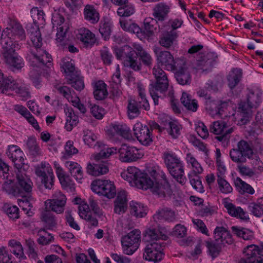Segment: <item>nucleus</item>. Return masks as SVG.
Returning a JSON list of instances; mask_svg holds the SVG:
<instances>
[{
    "label": "nucleus",
    "instance_id": "nucleus-1",
    "mask_svg": "<svg viewBox=\"0 0 263 263\" xmlns=\"http://www.w3.org/2000/svg\"><path fill=\"white\" fill-rule=\"evenodd\" d=\"M121 176L130 183H133L138 188L149 189L153 194L160 198H170L173 191L164 174H160L156 170L149 172V176L135 166H129L126 172Z\"/></svg>",
    "mask_w": 263,
    "mask_h": 263
},
{
    "label": "nucleus",
    "instance_id": "nucleus-2",
    "mask_svg": "<svg viewBox=\"0 0 263 263\" xmlns=\"http://www.w3.org/2000/svg\"><path fill=\"white\" fill-rule=\"evenodd\" d=\"M29 37L33 45L26 55V59L30 65L34 67H42L51 65V55L41 48L42 46V38L39 27L32 26L28 29Z\"/></svg>",
    "mask_w": 263,
    "mask_h": 263
},
{
    "label": "nucleus",
    "instance_id": "nucleus-3",
    "mask_svg": "<svg viewBox=\"0 0 263 263\" xmlns=\"http://www.w3.org/2000/svg\"><path fill=\"white\" fill-rule=\"evenodd\" d=\"M95 146L101 148L99 153L94 156L95 160L98 162L93 165L88 164L87 167V173L92 176H98L106 174L108 171L107 163L105 161L99 162L102 159L108 158L110 156L117 153V149L108 147L100 142H97Z\"/></svg>",
    "mask_w": 263,
    "mask_h": 263
},
{
    "label": "nucleus",
    "instance_id": "nucleus-4",
    "mask_svg": "<svg viewBox=\"0 0 263 263\" xmlns=\"http://www.w3.org/2000/svg\"><path fill=\"white\" fill-rule=\"evenodd\" d=\"M153 73L156 82L149 85V91L154 104L157 105L159 104V98H161V95L168 89V80L166 73L160 66H155L153 69Z\"/></svg>",
    "mask_w": 263,
    "mask_h": 263
},
{
    "label": "nucleus",
    "instance_id": "nucleus-5",
    "mask_svg": "<svg viewBox=\"0 0 263 263\" xmlns=\"http://www.w3.org/2000/svg\"><path fill=\"white\" fill-rule=\"evenodd\" d=\"M164 163L173 177L180 184L184 185L186 182L184 176L183 166L180 159L172 152L163 154Z\"/></svg>",
    "mask_w": 263,
    "mask_h": 263
},
{
    "label": "nucleus",
    "instance_id": "nucleus-6",
    "mask_svg": "<svg viewBox=\"0 0 263 263\" xmlns=\"http://www.w3.org/2000/svg\"><path fill=\"white\" fill-rule=\"evenodd\" d=\"M15 172L20 190L19 196L22 197L18 199L19 204L21 202L28 203L31 198L32 182L26 174L25 168Z\"/></svg>",
    "mask_w": 263,
    "mask_h": 263
},
{
    "label": "nucleus",
    "instance_id": "nucleus-7",
    "mask_svg": "<svg viewBox=\"0 0 263 263\" xmlns=\"http://www.w3.org/2000/svg\"><path fill=\"white\" fill-rule=\"evenodd\" d=\"M237 147L230 151V157L232 160L241 165L246 162L247 159H250L253 152L248 143L241 140L237 143Z\"/></svg>",
    "mask_w": 263,
    "mask_h": 263
},
{
    "label": "nucleus",
    "instance_id": "nucleus-8",
    "mask_svg": "<svg viewBox=\"0 0 263 263\" xmlns=\"http://www.w3.org/2000/svg\"><path fill=\"white\" fill-rule=\"evenodd\" d=\"M141 241V232L138 229H134L127 235L123 236L121 243L124 254L132 255L139 247Z\"/></svg>",
    "mask_w": 263,
    "mask_h": 263
},
{
    "label": "nucleus",
    "instance_id": "nucleus-9",
    "mask_svg": "<svg viewBox=\"0 0 263 263\" xmlns=\"http://www.w3.org/2000/svg\"><path fill=\"white\" fill-rule=\"evenodd\" d=\"M91 186L93 192L109 199L114 198L116 195V187L110 180L97 179L92 182Z\"/></svg>",
    "mask_w": 263,
    "mask_h": 263
},
{
    "label": "nucleus",
    "instance_id": "nucleus-10",
    "mask_svg": "<svg viewBox=\"0 0 263 263\" xmlns=\"http://www.w3.org/2000/svg\"><path fill=\"white\" fill-rule=\"evenodd\" d=\"M115 53L118 59H123L125 66L132 69H138L139 64L134 60L136 58V53L135 49L128 45L124 46L121 48H116L114 49Z\"/></svg>",
    "mask_w": 263,
    "mask_h": 263
},
{
    "label": "nucleus",
    "instance_id": "nucleus-11",
    "mask_svg": "<svg viewBox=\"0 0 263 263\" xmlns=\"http://www.w3.org/2000/svg\"><path fill=\"white\" fill-rule=\"evenodd\" d=\"M230 125L224 121H217L214 122L211 125L210 131L211 133L217 135L215 139L219 141L228 142L230 138L231 134L234 132V128H228Z\"/></svg>",
    "mask_w": 263,
    "mask_h": 263
},
{
    "label": "nucleus",
    "instance_id": "nucleus-12",
    "mask_svg": "<svg viewBox=\"0 0 263 263\" xmlns=\"http://www.w3.org/2000/svg\"><path fill=\"white\" fill-rule=\"evenodd\" d=\"M165 246L164 242H153L148 243L143 253V258L146 260L157 262L160 261L164 254L162 252Z\"/></svg>",
    "mask_w": 263,
    "mask_h": 263
},
{
    "label": "nucleus",
    "instance_id": "nucleus-13",
    "mask_svg": "<svg viewBox=\"0 0 263 263\" xmlns=\"http://www.w3.org/2000/svg\"><path fill=\"white\" fill-rule=\"evenodd\" d=\"M261 249L258 246L251 245L246 247L243 250L244 256L240 259L239 263H263L261 255L263 252V243Z\"/></svg>",
    "mask_w": 263,
    "mask_h": 263
},
{
    "label": "nucleus",
    "instance_id": "nucleus-14",
    "mask_svg": "<svg viewBox=\"0 0 263 263\" xmlns=\"http://www.w3.org/2000/svg\"><path fill=\"white\" fill-rule=\"evenodd\" d=\"M66 201L64 194L61 192H55L52 199H48L45 202V209L52 211L57 213L63 212Z\"/></svg>",
    "mask_w": 263,
    "mask_h": 263
},
{
    "label": "nucleus",
    "instance_id": "nucleus-15",
    "mask_svg": "<svg viewBox=\"0 0 263 263\" xmlns=\"http://www.w3.org/2000/svg\"><path fill=\"white\" fill-rule=\"evenodd\" d=\"M154 52L158 66H164L166 70L170 71L175 70L176 62L170 52L162 51L159 49H155Z\"/></svg>",
    "mask_w": 263,
    "mask_h": 263
},
{
    "label": "nucleus",
    "instance_id": "nucleus-16",
    "mask_svg": "<svg viewBox=\"0 0 263 263\" xmlns=\"http://www.w3.org/2000/svg\"><path fill=\"white\" fill-rule=\"evenodd\" d=\"M2 46V53L3 56L8 54L14 53L15 50L20 49L21 44L17 40H13L8 35V32L3 31L0 39Z\"/></svg>",
    "mask_w": 263,
    "mask_h": 263
},
{
    "label": "nucleus",
    "instance_id": "nucleus-17",
    "mask_svg": "<svg viewBox=\"0 0 263 263\" xmlns=\"http://www.w3.org/2000/svg\"><path fill=\"white\" fill-rule=\"evenodd\" d=\"M143 239L150 242H161L166 240L168 236L163 232V230L159 226H150L143 232Z\"/></svg>",
    "mask_w": 263,
    "mask_h": 263
},
{
    "label": "nucleus",
    "instance_id": "nucleus-18",
    "mask_svg": "<svg viewBox=\"0 0 263 263\" xmlns=\"http://www.w3.org/2000/svg\"><path fill=\"white\" fill-rule=\"evenodd\" d=\"M6 154L14 163V166L17 171L24 168V154L17 146L15 145L9 146Z\"/></svg>",
    "mask_w": 263,
    "mask_h": 263
},
{
    "label": "nucleus",
    "instance_id": "nucleus-19",
    "mask_svg": "<svg viewBox=\"0 0 263 263\" xmlns=\"http://www.w3.org/2000/svg\"><path fill=\"white\" fill-rule=\"evenodd\" d=\"M134 133L137 140L144 145H148L152 142L148 127L141 123H136L133 127Z\"/></svg>",
    "mask_w": 263,
    "mask_h": 263
},
{
    "label": "nucleus",
    "instance_id": "nucleus-20",
    "mask_svg": "<svg viewBox=\"0 0 263 263\" xmlns=\"http://www.w3.org/2000/svg\"><path fill=\"white\" fill-rule=\"evenodd\" d=\"M118 152L120 154V159L124 162L135 161L141 157L138 149L126 144H122Z\"/></svg>",
    "mask_w": 263,
    "mask_h": 263
},
{
    "label": "nucleus",
    "instance_id": "nucleus-21",
    "mask_svg": "<svg viewBox=\"0 0 263 263\" xmlns=\"http://www.w3.org/2000/svg\"><path fill=\"white\" fill-rule=\"evenodd\" d=\"M134 49L136 53V58H134V60L137 63V64H139V68L138 69H133L135 71H139L141 70L142 64L141 61L143 64L148 67L151 66L153 62V59L151 55L148 53L143 48L139 45L135 44L134 45Z\"/></svg>",
    "mask_w": 263,
    "mask_h": 263
},
{
    "label": "nucleus",
    "instance_id": "nucleus-22",
    "mask_svg": "<svg viewBox=\"0 0 263 263\" xmlns=\"http://www.w3.org/2000/svg\"><path fill=\"white\" fill-rule=\"evenodd\" d=\"M3 31L8 32V35L18 42L26 39L25 32L22 26L15 21H11L9 27Z\"/></svg>",
    "mask_w": 263,
    "mask_h": 263
},
{
    "label": "nucleus",
    "instance_id": "nucleus-23",
    "mask_svg": "<svg viewBox=\"0 0 263 263\" xmlns=\"http://www.w3.org/2000/svg\"><path fill=\"white\" fill-rule=\"evenodd\" d=\"M174 72L175 78L177 82L180 85H189L191 82V76L187 67L184 65L178 66L177 64Z\"/></svg>",
    "mask_w": 263,
    "mask_h": 263
},
{
    "label": "nucleus",
    "instance_id": "nucleus-24",
    "mask_svg": "<svg viewBox=\"0 0 263 263\" xmlns=\"http://www.w3.org/2000/svg\"><path fill=\"white\" fill-rule=\"evenodd\" d=\"M215 241L224 246L226 244H231L233 239L228 230L223 227H217L214 230Z\"/></svg>",
    "mask_w": 263,
    "mask_h": 263
},
{
    "label": "nucleus",
    "instance_id": "nucleus-25",
    "mask_svg": "<svg viewBox=\"0 0 263 263\" xmlns=\"http://www.w3.org/2000/svg\"><path fill=\"white\" fill-rule=\"evenodd\" d=\"M217 56L213 52L208 53L203 57H201L196 63V69L203 71L210 70L215 63Z\"/></svg>",
    "mask_w": 263,
    "mask_h": 263
},
{
    "label": "nucleus",
    "instance_id": "nucleus-26",
    "mask_svg": "<svg viewBox=\"0 0 263 263\" xmlns=\"http://www.w3.org/2000/svg\"><path fill=\"white\" fill-rule=\"evenodd\" d=\"M249 103L241 102L239 104L238 111L240 113L241 118L238 121V124L240 125H245L249 122L252 118V108Z\"/></svg>",
    "mask_w": 263,
    "mask_h": 263
},
{
    "label": "nucleus",
    "instance_id": "nucleus-27",
    "mask_svg": "<svg viewBox=\"0 0 263 263\" xmlns=\"http://www.w3.org/2000/svg\"><path fill=\"white\" fill-rule=\"evenodd\" d=\"M153 218L155 221L164 220L168 222H174L176 220V216L174 211L169 208L164 207L158 210L153 216Z\"/></svg>",
    "mask_w": 263,
    "mask_h": 263
},
{
    "label": "nucleus",
    "instance_id": "nucleus-28",
    "mask_svg": "<svg viewBox=\"0 0 263 263\" xmlns=\"http://www.w3.org/2000/svg\"><path fill=\"white\" fill-rule=\"evenodd\" d=\"M114 204V212L116 213L121 214L125 212L127 208V200L124 191H121L118 193Z\"/></svg>",
    "mask_w": 263,
    "mask_h": 263
},
{
    "label": "nucleus",
    "instance_id": "nucleus-29",
    "mask_svg": "<svg viewBox=\"0 0 263 263\" xmlns=\"http://www.w3.org/2000/svg\"><path fill=\"white\" fill-rule=\"evenodd\" d=\"M170 11L169 6L163 3L157 4L153 8V16L159 21H163L168 16Z\"/></svg>",
    "mask_w": 263,
    "mask_h": 263
},
{
    "label": "nucleus",
    "instance_id": "nucleus-30",
    "mask_svg": "<svg viewBox=\"0 0 263 263\" xmlns=\"http://www.w3.org/2000/svg\"><path fill=\"white\" fill-rule=\"evenodd\" d=\"M224 206L231 216L239 217L244 220L249 219V215L240 207L236 206L232 203H227Z\"/></svg>",
    "mask_w": 263,
    "mask_h": 263
},
{
    "label": "nucleus",
    "instance_id": "nucleus-31",
    "mask_svg": "<svg viewBox=\"0 0 263 263\" xmlns=\"http://www.w3.org/2000/svg\"><path fill=\"white\" fill-rule=\"evenodd\" d=\"M84 15L85 19L91 24H95L98 22L100 15L98 11L94 6L87 5L84 9Z\"/></svg>",
    "mask_w": 263,
    "mask_h": 263
},
{
    "label": "nucleus",
    "instance_id": "nucleus-32",
    "mask_svg": "<svg viewBox=\"0 0 263 263\" xmlns=\"http://www.w3.org/2000/svg\"><path fill=\"white\" fill-rule=\"evenodd\" d=\"M93 95L96 100H102L108 95L106 85L103 81H98L93 85Z\"/></svg>",
    "mask_w": 263,
    "mask_h": 263
},
{
    "label": "nucleus",
    "instance_id": "nucleus-33",
    "mask_svg": "<svg viewBox=\"0 0 263 263\" xmlns=\"http://www.w3.org/2000/svg\"><path fill=\"white\" fill-rule=\"evenodd\" d=\"M177 37V33L174 30L167 31L162 34L159 40L160 44L166 48H170L174 41Z\"/></svg>",
    "mask_w": 263,
    "mask_h": 263
},
{
    "label": "nucleus",
    "instance_id": "nucleus-34",
    "mask_svg": "<svg viewBox=\"0 0 263 263\" xmlns=\"http://www.w3.org/2000/svg\"><path fill=\"white\" fill-rule=\"evenodd\" d=\"M6 63L11 68L16 69H21L24 65L22 59L14 52L3 56Z\"/></svg>",
    "mask_w": 263,
    "mask_h": 263
},
{
    "label": "nucleus",
    "instance_id": "nucleus-35",
    "mask_svg": "<svg viewBox=\"0 0 263 263\" xmlns=\"http://www.w3.org/2000/svg\"><path fill=\"white\" fill-rule=\"evenodd\" d=\"M67 83L78 91H81L84 88V82L83 77L79 73L74 75H68Z\"/></svg>",
    "mask_w": 263,
    "mask_h": 263
},
{
    "label": "nucleus",
    "instance_id": "nucleus-36",
    "mask_svg": "<svg viewBox=\"0 0 263 263\" xmlns=\"http://www.w3.org/2000/svg\"><path fill=\"white\" fill-rule=\"evenodd\" d=\"M242 70L239 68H234L229 73L227 79L229 87L232 89L240 82L242 78Z\"/></svg>",
    "mask_w": 263,
    "mask_h": 263
},
{
    "label": "nucleus",
    "instance_id": "nucleus-37",
    "mask_svg": "<svg viewBox=\"0 0 263 263\" xmlns=\"http://www.w3.org/2000/svg\"><path fill=\"white\" fill-rule=\"evenodd\" d=\"M59 18V21L60 24L59 25V27L58 28V31L56 34L57 36V41L59 43V45L62 47H64L66 43V34L68 28L66 26H60L62 24H63L64 22V18L62 15H59L58 16Z\"/></svg>",
    "mask_w": 263,
    "mask_h": 263
},
{
    "label": "nucleus",
    "instance_id": "nucleus-38",
    "mask_svg": "<svg viewBox=\"0 0 263 263\" xmlns=\"http://www.w3.org/2000/svg\"><path fill=\"white\" fill-rule=\"evenodd\" d=\"M65 164L71 176L80 182L83 178V172L80 165L78 163L72 161H67Z\"/></svg>",
    "mask_w": 263,
    "mask_h": 263
},
{
    "label": "nucleus",
    "instance_id": "nucleus-39",
    "mask_svg": "<svg viewBox=\"0 0 263 263\" xmlns=\"http://www.w3.org/2000/svg\"><path fill=\"white\" fill-rule=\"evenodd\" d=\"M79 35V39L84 43L86 47H91L96 41L95 34L86 29L82 30Z\"/></svg>",
    "mask_w": 263,
    "mask_h": 263
},
{
    "label": "nucleus",
    "instance_id": "nucleus-40",
    "mask_svg": "<svg viewBox=\"0 0 263 263\" xmlns=\"http://www.w3.org/2000/svg\"><path fill=\"white\" fill-rule=\"evenodd\" d=\"M130 213L137 218H142L146 215V207L142 204L132 201L129 203Z\"/></svg>",
    "mask_w": 263,
    "mask_h": 263
},
{
    "label": "nucleus",
    "instance_id": "nucleus-41",
    "mask_svg": "<svg viewBox=\"0 0 263 263\" xmlns=\"http://www.w3.org/2000/svg\"><path fill=\"white\" fill-rule=\"evenodd\" d=\"M231 229L234 234L244 240H252L254 238V233L248 229L237 226H233Z\"/></svg>",
    "mask_w": 263,
    "mask_h": 263
},
{
    "label": "nucleus",
    "instance_id": "nucleus-42",
    "mask_svg": "<svg viewBox=\"0 0 263 263\" xmlns=\"http://www.w3.org/2000/svg\"><path fill=\"white\" fill-rule=\"evenodd\" d=\"M205 245L208 250L209 254L212 256V258L217 257L222 247L224 246L216 241H206Z\"/></svg>",
    "mask_w": 263,
    "mask_h": 263
},
{
    "label": "nucleus",
    "instance_id": "nucleus-43",
    "mask_svg": "<svg viewBox=\"0 0 263 263\" xmlns=\"http://www.w3.org/2000/svg\"><path fill=\"white\" fill-rule=\"evenodd\" d=\"M180 100L181 103L187 110L193 112H195L197 110L198 105L197 101L192 100L186 93H182Z\"/></svg>",
    "mask_w": 263,
    "mask_h": 263
},
{
    "label": "nucleus",
    "instance_id": "nucleus-44",
    "mask_svg": "<svg viewBox=\"0 0 263 263\" xmlns=\"http://www.w3.org/2000/svg\"><path fill=\"white\" fill-rule=\"evenodd\" d=\"M42 220L49 229H52L57 224V221L53 214L49 210L46 209L41 214Z\"/></svg>",
    "mask_w": 263,
    "mask_h": 263
},
{
    "label": "nucleus",
    "instance_id": "nucleus-45",
    "mask_svg": "<svg viewBox=\"0 0 263 263\" xmlns=\"http://www.w3.org/2000/svg\"><path fill=\"white\" fill-rule=\"evenodd\" d=\"M7 180L3 184V190L9 195L14 196H19L20 190L18 187L16 186L14 181L11 179L6 178Z\"/></svg>",
    "mask_w": 263,
    "mask_h": 263
},
{
    "label": "nucleus",
    "instance_id": "nucleus-46",
    "mask_svg": "<svg viewBox=\"0 0 263 263\" xmlns=\"http://www.w3.org/2000/svg\"><path fill=\"white\" fill-rule=\"evenodd\" d=\"M10 79L7 82L9 83L10 82V87L9 90L15 91L16 93L20 94L24 99H27L30 97V93L27 90L19 86L18 84L16 83L12 77H11ZM8 84V83H7Z\"/></svg>",
    "mask_w": 263,
    "mask_h": 263
},
{
    "label": "nucleus",
    "instance_id": "nucleus-47",
    "mask_svg": "<svg viewBox=\"0 0 263 263\" xmlns=\"http://www.w3.org/2000/svg\"><path fill=\"white\" fill-rule=\"evenodd\" d=\"M235 185L241 194L248 193L253 194L254 190L249 184L242 181L240 178L237 177L235 180Z\"/></svg>",
    "mask_w": 263,
    "mask_h": 263
},
{
    "label": "nucleus",
    "instance_id": "nucleus-48",
    "mask_svg": "<svg viewBox=\"0 0 263 263\" xmlns=\"http://www.w3.org/2000/svg\"><path fill=\"white\" fill-rule=\"evenodd\" d=\"M112 131L125 139H130L132 138L131 131L126 125H114L112 126Z\"/></svg>",
    "mask_w": 263,
    "mask_h": 263
},
{
    "label": "nucleus",
    "instance_id": "nucleus-49",
    "mask_svg": "<svg viewBox=\"0 0 263 263\" xmlns=\"http://www.w3.org/2000/svg\"><path fill=\"white\" fill-rule=\"evenodd\" d=\"M99 31L105 40L108 39L111 32L110 23L106 20H102L100 23Z\"/></svg>",
    "mask_w": 263,
    "mask_h": 263
},
{
    "label": "nucleus",
    "instance_id": "nucleus-50",
    "mask_svg": "<svg viewBox=\"0 0 263 263\" xmlns=\"http://www.w3.org/2000/svg\"><path fill=\"white\" fill-rule=\"evenodd\" d=\"M66 123L65 127L67 131H71L73 126H76L78 123V117L73 112L72 109H67Z\"/></svg>",
    "mask_w": 263,
    "mask_h": 263
},
{
    "label": "nucleus",
    "instance_id": "nucleus-51",
    "mask_svg": "<svg viewBox=\"0 0 263 263\" xmlns=\"http://www.w3.org/2000/svg\"><path fill=\"white\" fill-rule=\"evenodd\" d=\"M198 174H189V178L192 187L199 193H203L204 187Z\"/></svg>",
    "mask_w": 263,
    "mask_h": 263
},
{
    "label": "nucleus",
    "instance_id": "nucleus-52",
    "mask_svg": "<svg viewBox=\"0 0 263 263\" xmlns=\"http://www.w3.org/2000/svg\"><path fill=\"white\" fill-rule=\"evenodd\" d=\"M26 145L28 152L33 157H36L41 155V150L35 138H29L27 141Z\"/></svg>",
    "mask_w": 263,
    "mask_h": 263
},
{
    "label": "nucleus",
    "instance_id": "nucleus-53",
    "mask_svg": "<svg viewBox=\"0 0 263 263\" xmlns=\"http://www.w3.org/2000/svg\"><path fill=\"white\" fill-rule=\"evenodd\" d=\"M217 188L222 194H229L232 192L233 188L230 184L222 176H218L217 178Z\"/></svg>",
    "mask_w": 263,
    "mask_h": 263
},
{
    "label": "nucleus",
    "instance_id": "nucleus-54",
    "mask_svg": "<svg viewBox=\"0 0 263 263\" xmlns=\"http://www.w3.org/2000/svg\"><path fill=\"white\" fill-rule=\"evenodd\" d=\"M164 127L169 134L174 138H176L180 135V127L177 123L173 121H166L164 123Z\"/></svg>",
    "mask_w": 263,
    "mask_h": 263
},
{
    "label": "nucleus",
    "instance_id": "nucleus-55",
    "mask_svg": "<svg viewBox=\"0 0 263 263\" xmlns=\"http://www.w3.org/2000/svg\"><path fill=\"white\" fill-rule=\"evenodd\" d=\"M231 104V102L229 100L222 101L221 100L218 101V108L219 110L218 115H220L221 118H224L225 117H229V120L233 121L234 119V115H229L228 116L224 113L225 110L227 109L229 107V104Z\"/></svg>",
    "mask_w": 263,
    "mask_h": 263
},
{
    "label": "nucleus",
    "instance_id": "nucleus-56",
    "mask_svg": "<svg viewBox=\"0 0 263 263\" xmlns=\"http://www.w3.org/2000/svg\"><path fill=\"white\" fill-rule=\"evenodd\" d=\"M157 19L151 17L146 18L144 21V29L148 36H151L157 27Z\"/></svg>",
    "mask_w": 263,
    "mask_h": 263
},
{
    "label": "nucleus",
    "instance_id": "nucleus-57",
    "mask_svg": "<svg viewBox=\"0 0 263 263\" xmlns=\"http://www.w3.org/2000/svg\"><path fill=\"white\" fill-rule=\"evenodd\" d=\"M139 107L137 105V102L135 100H130L128 101L127 106L128 115L129 119H132L137 117L140 114L139 110Z\"/></svg>",
    "mask_w": 263,
    "mask_h": 263
},
{
    "label": "nucleus",
    "instance_id": "nucleus-58",
    "mask_svg": "<svg viewBox=\"0 0 263 263\" xmlns=\"http://www.w3.org/2000/svg\"><path fill=\"white\" fill-rule=\"evenodd\" d=\"M261 93L259 92H251L247 97V102L251 107L256 108L261 102Z\"/></svg>",
    "mask_w": 263,
    "mask_h": 263
},
{
    "label": "nucleus",
    "instance_id": "nucleus-59",
    "mask_svg": "<svg viewBox=\"0 0 263 263\" xmlns=\"http://www.w3.org/2000/svg\"><path fill=\"white\" fill-rule=\"evenodd\" d=\"M134 13V8L133 6L126 3L118 8L117 11L118 14L120 16H129Z\"/></svg>",
    "mask_w": 263,
    "mask_h": 263
},
{
    "label": "nucleus",
    "instance_id": "nucleus-60",
    "mask_svg": "<svg viewBox=\"0 0 263 263\" xmlns=\"http://www.w3.org/2000/svg\"><path fill=\"white\" fill-rule=\"evenodd\" d=\"M186 159L187 163L191 164L194 168L193 172L191 174H200L202 172L203 169L202 167L191 154H187Z\"/></svg>",
    "mask_w": 263,
    "mask_h": 263
},
{
    "label": "nucleus",
    "instance_id": "nucleus-61",
    "mask_svg": "<svg viewBox=\"0 0 263 263\" xmlns=\"http://www.w3.org/2000/svg\"><path fill=\"white\" fill-rule=\"evenodd\" d=\"M55 88L57 90L59 93L64 98L67 100H70L71 96L75 93L73 90L67 86L56 85Z\"/></svg>",
    "mask_w": 263,
    "mask_h": 263
},
{
    "label": "nucleus",
    "instance_id": "nucleus-62",
    "mask_svg": "<svg viewBox=\"0 0 263 263\" xmlns=\"http://www.w3.org/2000/svg\"><path fill=\"white\" fill-rule=\"evenodd\" d=\"M62 67L63 68L65 73H66V78L68 77V75H74L75 73H78V71L75 70V67L72 60L64 61Z\"/></svg>",
    "mask_w": 263,
    "mask_h": 263
},
{
    "label": "nucleus",
    "instance_id": "nucleus-63",
    "mask_svg": "<svg viewBox=\"0 0 263 263\" xmlns=\"http://www.w3.org/2000/svg\"><path fill=\"white\" fill-rule=\"evenodd\" d=\"M48 170L52 172V170L50 168L46 166L45 162H42L40 164L35 166V172L37 176L42 178L48 175Z\"/></svg>",
    "mask_w": 263,
    "mask_h": 263
},
{
    "label": "nucleus",
    "instance_id": "nucleus-64",
    "mask_svg": "<svg viewBox=\"0 0 263 263\" xmlns=\"http://www.w3.org/2000/svg\"><path fill=\"white\" fill-rule=\"evenodd\" d=\"M53 174L52 172L48 170V175L45 177L41 178L42 183L44 185L45 187L48 189H51L53 185Z\"/></svg>",
    "mask_w": 263,
    "mask_h": 263
}]
</instances>
